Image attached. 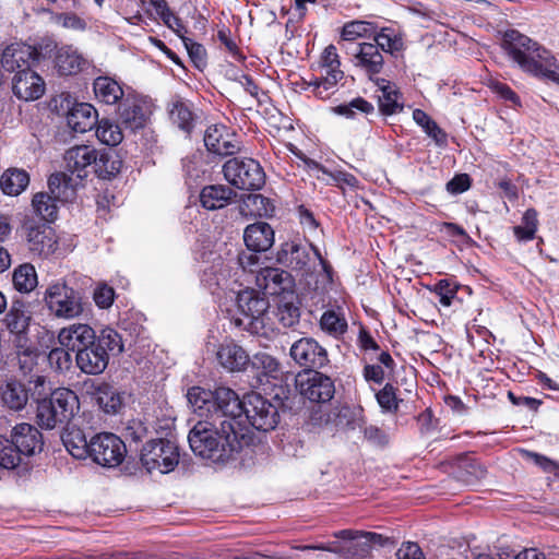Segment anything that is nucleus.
Segmentation results:
<instances>
[{"instance_id":"2","label":"nucleus","mask_w":559,"mask_h":559,"mask_svg":"<svg viewBox=\"0 0 559 559\" xmlns=\"http://www.w3.org/2000/svg\"><path fill=\"white\" fill-rule=\"evenodd\" d=\"M217 400L228 419L235 424L236 429H242L247 436L248 430L241 425L242 417L260 431L273 430L278 424L277 406L259 393L251 392L240 400L235 391L222 386L217 390Z\"/></svg>"},{"instance_id":"11","label":"nucleus","mask_w":559,"mask_h":559,"mask_svg":"<svg viewBox=\"0 0 559 559\" xmlns=\"http://www.w3.org/2000/svg\"><path fill=\"white\" fill-rule=\"evenodd\" d=\"M126 452L123 441L114 433H98L90 440V457L102 466H118L123 461Z\"/></svg>"},{"instance_id":"63","label":"nucleus","mask_w":559,"mask_h":559,"mask_svg":"<svg viewBox=\"0 0 559 559\" xmlns=\"http://www.w3.org/2000/svg\"><path fill=\"white\" fill-rule=\"evenodd\" d=\"M163 22L173 29L180 38L183 40L186 32L185 26L182 25L181 21L171 12H167L165 16L162 17Z\"/></svg>"},{"instance_id":"62","label":"nucleus","mask_w":559,"mask_h":559,"mask_svg":"<svg viewBox=\"0 0 559 559\" xmlns=\"http://www.w3.org/2000/svg\"><path fill=\"white\" fill-rule=\"evenodd\" d=\"M471 186L469 177L466 174L457 175L447 183V189L451 193H462Z\"/></svg>"},{"instance_id":"60","label":"nucleus","mask_w":559,"mask_h":559,"mask_svg":"<svg viewBox=\"0 0 559 559\" xmlns=\"http://www.w3.org/2000/svg\"><path fill=\"white\" fill-rule=\"evenodd\" d=\"M397 559H425L420 547L416 543L407 542L396 551Z\"/></svg>"},{"instance_id":"12","label":"nucleus","mask_w":559,"mask_h":559,"mask_svg":"<svg viewBox=\"0 0 559 559\" xmlns=\"http://www.w3.org/2000/svg\"><path fill=\"white\" fill-rule=\"evenodd\" d=\"M296 388L300 395L316 403L329 402L335 393L334 381L314 370L299 372L296 377Z\"/></svg>"},{"instance_id":"5","label":"nucleus","mask_w":559,"mask_h":559,"mask_svg":"<svg viewBox=\"0 0 559 559\" xmlns=\"http://www.w3.org/2000/svg\"><path fill=\"white\" fill-rule=\"evenodd\" d=\"M334 537L326 544L307 548L330 551L343 558H360L367 556L373 545H382L384 540L380 534L352 530L336 532Z\"/></svg>"},{"instance_id":"28","label":"nucleus","mask_w":559,"mask_h":559,"mask_svg":"<svg viewBox=\"0 0 559 559\" xmlns=\"http://www.w3.org/2000/svg\"><path fill=\"white\" fill-rule=\"evenodd\" d=\"M0 397L4 406L12 411H21L28 401V392L17 380H8L0 386Z\"/></svg>"},{"instance_id":"45","label":"nucleus","mask_w":559,"mask_h":559,"mask_svg":"<svg viewBox=\"0 0 559 559\" xmlns=\"http://www.w3.org/2000/svg\"><path fill=\"white\" fill-rule=\"evenodd\" d=\"M537 213L535 210H527L522 218V224L514 227V235L520 241H527L534 238L537 230Z\"/></svg>"},{"instance_id":"26","label":"nucleus","mask_w":559,"mask_h":559,"mask_svg":"<svg viewBox=\"0 0 559 559\" xmlns=\"http://www.w3.org/2000/svg\"><path fill=\"white\" fill-rule=\"evenodd\" d=\"M97 110L87 103L75 104L67 114V123L75 132L85 133L97 123Z\"/></svg>"},{"instance_id":"59","label":"nucleus","mask_w":559,"mask_h":559,"mask_svg":"<svg viewBox=\"0 0 559 559\" xmlns=\"http://www.w3.org/2000/svg\"><path fill=\"white\" fill-rule=\"evenodd\" d=\"M114 296V289L107 285H100L94 292V300L96 305L103 309L111 306Z\"/></svg>"},{"instance_id":"14","label":"nucleus","mask_w":559,"mask_h":559,"mask_svg":"<svg viewBox=\"0 0 559 559\" xmlns=\"http://www.w3.org/2000/svg\"><path fill=\"white\" fill-rule=\"evenodd\" d=\"M289 355L300 367L312 370L329 362L328 352L314 338L302 337L290 346Z\"/></svg>"},{"instance_id":"30","label":"nucleus","mask_w":559,"mask_h":559,"mask_svg":"<svg viewBox=\"0 0 559 559\" xmlns=\"http://www.w3.org/2000/svg\"><path fill=\"white\" fill-rule=\"evenodd\" d=\"M234 195V191L226 186H207L200 193V202L204 209L214 211L226 206Z\"/></svg>"},{"instance_id":"1","label":"nucleus","mask_w":559,"mask_h":559,"mask_svg":"<svg viewBox=\"0 0 559 559\" xmlns=\"http://www.w3.org/2000/svg\"><path fill=\"white\" fill-rule=\"evenodd\" d=\"M189 444L193 453L213 462H224L249 445L251 438L237 430L228 418L199 420L190 430Z\"/></svg>"},{"instance_id":"25","label":"nucleus","mask_w":559,"mask_h":559,"mask_svg":"<svg viewBox=\"0 0 559 559\" xmlns=\"http://www.w3.org/2000/svg\"><path fill=\"white\" fill-rule=\"evenodd\" d=\"M243 240L253 252L267 251L274 243V230L265 222H258L246 227Z\"/></svg>"},{"instance_id":"55","label":"nucleus","mask_w":559,"mask_h":559,"mask_svg":"<svg viewBox=\"0 0 559 559\" xmlns=\"http://www.w3.org/2000/svg\"><path fill=\"white\" fill-rule=\"evenodd\" d=\"M188 55L194 66L202 70L206 66V52L202 45L194 43L190 38H183L182 40Z\"/></svg>"},{"instance_id":"10","label":"nucleus","mask_w":559,"mask_h":559,"mask_svg":"<svg viewBox=\"0 0 559 559\" xmlns=\"http://www.w3.org/2000/svg\"><path fill=\"white\" fill-rule=\"evenodd\" d=\"M225 179L241 190H259L265 182V175L254 159H228L223 166Z\"/></svg>"},{"instance_id":"24","label":"nucleus","mask_w":559,"mask_h":559,"mask_svg":"<svg viewBox=\"0 0 559 559\" xmlns=\"http://www.w3.org/2000/svg\"><path fill=\"white\" fill-rule=\"evenodd\" d=\"M218 364L230 372L242 371L250 362L247 352L233 341L221 344L216 350Z\"/></svg>"},{"instance_id":"46","label":"nucleus","mask_w":559,"mask_h":559,"mask_svg":"<svg viewBox=\"0 0 559 559\" xmlns=\"http://www.w3.org/2000/svg\"><path fill=\"white\" fill-rule=\"evenodd\" d=\"M243 207L249 210L255 216H271L274 212V205L262 194H250L243 201Z\"/></svg>"},{"instance_id":"29","label":"nucleus","mask_w":559,"mask_h":559,"mask_svg":"<svg viewBox=\"0 0 559 559\" xmlns=\"http://www.w3.org/2000/svg\"><path fill=\"white\" fill-rule=\"evenodd\" d=\"M121 122L131 130L143 128L145 124V112L141 102L134 97H126L119 107Z\"/></svg>"},{"instance_id":"4","label":"nucleus","mask_w":559,"mask_h":559,"mask_svg":"<svg viewBox=\"0 0 559 559\" xmlns=\"http://www.w3.org/2000/svg\"><path fill=\"white\" fill-rule=\"evenodd\" d=\"M79 409V399L70 389H57L49 399H44L37 406V423L41 428L55 429L70 421Z\"/></svg>"},{"instance_id":"40","label":"nucleus","mask_w":559,"mask_h":559,"mask_svg":"<svg viewBox=\"0 0 559 559\" xmlns=\"http://www.w3.org/2000/svg\"><path fill=\"white\" fill-rule=\"evenodd\" d=\"M31 317L22 307L13 305L3 319V323L10 333L21 335L26 333Z\"/></svg>"},{"instance_id":"58","label":"nucleus","mask_w":559,"mask_h":559,"mask_svg":"<svg viewBox=\"0 0 559 559\" xmlns=\"http://www.w3.org/2000/svg\"><path fill=\"white\" fill-rule=\"evenodd\" d=\"M376 396L379 405L383 409L391 412L397 408L395 392L391 384H385L384 388L380 390Z\"/></svg>"},{"instance_id":"38","label":"nucleus","mask_w":559,"mask_h":559,"mask_svg":"<svg viewBox=\"0 0 559 559\" xmlns=\"http://www.w3.org/2000/svg\"><path fill=\"white\" fill-rule=\"evenodd\" d=\"M28 183V174L22 169H8L0 178L1 189L8 195H19Z\"/></svg>"},{"instance_id":"9","label":"nucleus","mask_w":559,"mask_h":559,"mask_svg":"<svg viewBox=\"0 0 559 559\" xmlns=\"http://www.w3.org/2000/svg\"><path fill=\"white\" fill-rule=\"evenodd\" d=\"M141 463L150 473L154 471L160 474L169 473L179 463L178 447L170 440H151L143 445Z\"/></svg>"},{"instance_id":"53","label":"nucleus","mask_w":559,"mask_h":559,"mask_svg":"<svg viewBox=\"0 0 559 559\" xmlns=\"http://www.w3.org/2000/svg\"><path fill=\"white\" fill-rule=\"evenodd\" d=\"M69 352L63 346L51 349L48 355L49 365L58 371L69 370L72 365V357Z\"/></svg>"},{"instance_id":"51","label":"nucleus","mask_w":559,"mask_h":559,"mask_svg":"<svg viewBox=\"0 0 559 559\" xmlns=\"http://www.w3.org/2000/svg\"><path fill=\"white\" fill-rule=\"evenodd\" d=\"M519 453L523 459L533 462L535 465L539 466L544 472L559 475V464L550 460L549 457L525 449H519Z\"/></svg>"},{"instance_id":"50","label":"nucleus","mask_w":559,"mask_h":559,"mask_svg":"<svg viewBox=\"0 0 559 559\" xmlns=\"http://www.w3.org/2000/svg\"><path fill=\"white\" fill-rule=\"evenodd\" d=\"M373 105L361 97L354 98L347 104H342L333 108L337 115L345 116L346 118H354L356 111L362 114H370L373 111Z\"/></svg>"},{"instance_id":"17","label":"nucleus","mask_w":559,"mask_h":559,"mask_svg":"<svg viewBox=\"0 0 559 559\" xmlns=\"http://www.w3.org/2000/svg\"><path fill=\"white\" fill-rule=\"evenodd\" d=\"M28 249L33 254L47 257L55 252L57 241L52 229L45 224L24 225Z\"/></svg>"},{"instance_id":"27","label":"nucleus","mask_w":559,"mask_h":559,"mask_svg":"<svg viewBox=\"0 0 559 559\" xmlns=\"http://www.w3.org/2000/svg\"><path fill=\"white\" fill-rule=\"evenodd\" d=\"M355 53L356 66L360 67L370 78L381 72L383 68V57L378 46L371 43H361Z\"/></svg>"},{"instance_id":"37","label":"nucleus","mask_w":559,"mask_h":559,"mask_svg":"<svg viewBox=\"0 0 559 559\" xmlns=\"http://www.w3.org/2000/svg\"><path fill=\"white\" fill-rule=\"evenodd\" d=\"M96 400L99 407L107 414H117L123 406L122 394L109 384H102L96 390Z\"/></svg>"},{"instance_id":"32","label":"nucleus","mask_w":559,"mask_h":559,"mask_svg":"<svg viewBox=\"0 0 559 559\" xmlns=\"http://www.w3.org/2000/svg\"><path fill=\"white\" fill-rule=\"evenodd\" d=\"M276 317L285 328H290L299 322V298L296 292L278 297Z\"/></svg>"},{"instance_id":"47","label":"nucleus","mask_w":559,"mask_h":559,"mask_svg":"<svg viewBox=\"0 0 559 559\" xmlns=\"http://www.w3.org/2000/svg\"><path fill=\"white\" fill-rule=\"evenodd\" d=\"M320 325L323 331L333 335H341L347 330L345 318L334 310H328L322 314Z\"/></svg>"},{"instance_id":"6","label":"nucleus","mask_w":559,"mask_h":559,"mask_svg":"<svg viewBox=\"0 0 559 559\" xmlns=\"http://www.w3.org/2000/svg\"><path fill=\"white\" fill-rule=\"evenodd\" d=\"M76 185L74 179L66 173H57L50 176L48 187L50 193L38 192L33 197L32 206L35 213L46 222H52L57 217L58 201L67 200Z\"/></svg>"},{"instance_id":"21","label":"nucleus","mask_w":559,"mask_h":559,"mask_svg":"<svg viewBox=\"0 0 559 559\" xmlns=\"http://www.w3.org/2000/svg\"><path fill=\"white\" fill-rule=\"evenodd\" d=\"M78 368L85 374L97 376L105 371L109 357L95 342L75 355Z\"/></svg>"},{"instance_id":"18","label":"nucleus","mask_w":559,"mask_h":559,"mask_svg":"<svg viewBox=\"0 0 559 559\" xmlns=\"http://www.w3.org/2000/svg\"><path fill=\"white\" fill-rule=\"evenodd\" d=\"M12 91L20 99L35 100L43 96L45 83L34 70H20L12 78Z\"/></svg>"},{"instance_id":"57","label":"nucleus","mask_w":559,"mask_h":559,"mask_svg":"<svg viewBox=\"0 0 559 559\" xmlns=\"http://www.w3.org/2000/svg\"><path fill=\"white\" fill-rule=\"evenodd\" d=\"M369 24L362 21H354L344 25L342 37L344 40H354L357 37L366 36Z\"/></svg>"},{"instance_id":"19","label":"nucleus","mask_w":559,"mask_h":559,"mask_svg":"<svg viewBox=\"0 0 559 559\" xmlns=\"http://www.w3.org/2000/svg\"><path fill=\"white\" fill-rule=\"evenodd\" d=\"M58 342L68 350L79 353L95 342V332L87 324L73 323L59 331Z\"/></svg>"},{"instance_id":"20","label":"nucleus","mask_w":559,"mask_h":559,"mask_svg":"<svg viewBox=\"0 0 559 559\" xmlns=\"http://www.w3.org/2000/svg\"><path fill=\"white\" fill-rule=\"evenodd\" d=\"M11 440L22 455L31 456L41 451V433L34 426L22 423L16 425L11 435Z\"/></svg>"},{"instance_id":"64","label":"nucleus","mask_w":559,"mask_h":559,"mask_svg":"<svg viewBox=\"0 0 559 559\" xmlns=\"http://www.w3.org/2000/svg\"><path fill=\"white\" fill-rule=\"evenodd\" d=\"M491 88L501 98L510 100L514 105L519 104V97L508 85L500 82H495L492 83Z\"/></svg>"},{"instance_id":"42","label":"nucleus","mask_w":559,"mask_h":559,"mask_svg":"<svg viewBox=\"0 0 559 559\" xmlns=\"http://www.w3.org/2000/svg\"><path fill=\"white\" fill-rule=\"evenodd\" d=\"M95 344L109 354H120L123 350L122 338L119 333L112 329H104L98 336L95 335Z\"/></svg>"},{"instance_id":"39","label":"nucleus","mask_w":559,"mask_h":559,"mask_svg":"<svg viewBox=\"0 0 559 559\" xmlns=\"http://www.w3.org/2000/svg\"><path fill=\"white\" fill-rule=\"evenodd\" d=\"M62 441L69 453L76 459H85L90 456V441L80 429L68 430Z\"/></svg>"},{"instance_id":"16","label":"nucleus","mask_w":559,"mask_h":559,"mask_svg":"<svg viewBox=\"0 0 559 559\" xmlns=\"http://www.w3.org/2000/svg\"><path fill=\"white\" fill-rule=\"evenodd\" d=\"M204 144L210 152L221 156L233 155L240 148L236 134L223 124H213L206 129Z\"/></svg>"},{"instance_id":"3","label":"nucleus","mask_w":559,"mask_h":559,"mask_svg":"<svg viewBox=\"0 0 559 559\" xmlns=\"http://www.w3.org/2000/svg\"><path fill=\"white\" fill-rule=\"evenodd\" d=\"M501 47L523 71L559 84V62L526 35L516 29L507 31Z\"/></svg>"},{"instance_id":"44","label":"nucleus","mask_w":559,"mask_h":559,"mask_svg":"<svg viewBox=\"0 0 559 559\" xmlns=\"http://www.w3.org/2000/svg\"><path fill=\"white\" fill-rule=\"evenodd\" d=\"M22 454L12 440L0 436V466L13 469L21 463Z\"/></svg>"},{"instance_id":"52","label":"nucleus","mask_w":559,"mask_h":559,"mask_svg":"<svg viewBox=\"0 0 559 559\" xmlns=\"http://www.w3.org/2000/svg\"><path fill=\"white\" fill-rule=\"evenodd\" d=\"M52 23L64 29L83 32L86 29V22L74 13H59L52 16Z\"/></svg>"},{"instance_id":"33","label":"nucleus","mask_w":559,"mask_h":559,"mask_svg":"<svg viewBox=\"0 0 559 559\" xmlns=\"http://www.w3.org/2000/svg\"><path fill=\"white\" fill-rule=\"evenodd\" d=\"M93 87L96 98L108 105H114L123 97L120 84L109 76L96 78Z\"/></svg>"},{"instance_id":"22","label":"nucleus","mask_w":559,"mask_h":559,"mask_svg":"<svg viewBox=\"0 0 559 559\" xmlns=\"http://www.w3.org/2000/svg\"><path fill=\"white\" fill-rule=\"evenodd\" d=\"M35 50L25 44L15 43L8 46L1 56V68L10 73L31 69L29 62L34 58Z\"/></svg>"},{"instance_id":"31","label":"nucleus","mask_w":559,"mask_h":559,"mask_svg":"<svg viewBox=\"0 0 559 559\" xmlns=\"http://www.w3.org/2000/svg\"><path fill=\"white\" fill-rule=\"evenodd\" d=\"M87 60L71 47H62L56 55V67L60 74L72 75L81 72Z\"/></svg>"},{"instance_id":"48","label":"nucleus","mask_w":559,"mask_h":559,"mask_svg":"<svg viewBox=\"0 0 559 559\" xmlns=\"http://www.w3.org/2000/svg\"><path fill=\"white\" fill-rule=\"evenodd\" d=\"M374 41L378 49L381 48L383 51L390 53L403 48L402 38L391 28H382L381 32L374 36Z\"/></svg>"},{"instance_id":"56","label":"nucleus","mask_w":559,"mask_h":559,"mask_svg":"<svg viewBox=\"0 0 559 559\" xmlns=\"http://www.w3.org/2000/svg\"><path fill=\"white\" fill-rule=\"evenodd\" d=\"M310 254L308 250L301 246L294 245L290 251V264L294 269L300 271H308V263Z\"/></svg>"},{"instance_id":"43","label":"nucleus","mask_w":559,"mask_h":559,"mask_svg":"<svg viewBox=\"0 0 559 559\" xmlns=\"http://www.w3.org/2000/svg\"><path fill=\"white\" fill-rule=\"evenodd\" d=\"M96 136L100 142L109 146L118 145L123 139L120 127L106 119H103L98 122Z\"/></svg>"},{"instance_id":"15","label":"nucleus","mask_w":559,"mask_h":559,"mask_svg":"<svg viewBox=\"0 0 559 559\" xmlns=\"http://www.w3.org/2000/svg\"><path fill=\"white\" fill-rule=\"evenodd\" d=\"M255 284L264 294L276 297L295 290V281L290 273L278 267H261L255 275Z\"/></svg>"},{"instance_id":"36","label":"nucleus","mask_w":559,"mask_h":559,"mask_svg":"<svg viewBox=\"0 0 559 559\" xmlns=\"http://www.w3.org/2000/svg\"><path fill=\"white\" fill-rule=\"evenodd\" d=\"M377 85L381 90L382 94L379 96V108L383 115H394L403 109V105L400 102V94L390 82L379 79Z\"/></svg>"},{"instance_id":"49","label":"nucleus","mask_w":559,"mask_h":559,"mask_svg":"<svg viewBox=\"0 0 559 559\" xmlns=\"http://www.w3.org/2000/svg\"><path fill=\"white\" fill-rule=\"evenodd\" d=\"M170 119L186 132H190L193 128V114L185 103L178 102L174 104L170 110Z\"/></svg>"},{"instance_id":"34","label":"nucleus","mask_w":559,"mask_h":559,"mask_svg":"<svg viewBox=\"0 0 559 559\" xmlns=\"http://www.w3.org/2000/svg\"><path fill=\"white\" fill-rule=\"evenodd\" d=\"M94 156L96 158L95 160H93V165L95 168V173L99 178L109 179L119 173L121 167V160L118 158L117 154L114 151L95 150Z\"/></svg>"},{"instance_id":"13","label":"nucleus","mask_w":559,"mask_h":559,"mask_svg":"<svg viewBox=\"0 0 559 559\" xmlns=\"http://www.w3.org/2000/svg\"><path fill=\"white\" fill-rule=\"evenodd\" d=\"M218 389L212 392L200 386H193L187 393V399L193 413L204 418L203 420L228 418L226 412L219 406L217 400Z\"/></svg>"},{"instance_id":"54","label":"nucleus","mask_w":559,"mask_h":559,"mask_svg":"<svg viewBox=\"0 0 559 559\" xmlns=\"http://www.w3.org/2000/svg\"><path fill=\"white\" fill-rule=\"evenodd\" d=\"M250 361L254 368L261 369L264 374L273 376L278 370L276 359L264 352L254 354Z\"/></svg>"},{"instance_id":"35","label":"nucleus","mask_w":559,"mask_h":559,"mask_svg":"<svg viewBox=\"0 0 559 559\" xmlns=\"http://www.w3.org/2000/svg\"><path fill=\"white\" fill-rule=\"evenodd\" d=\"M340 64L336 48L333 45H329L321 57V66L325 70L322 84L335 86L343 79L344 73L340 70Z\"/></svg>"},{"instance_id":"23","label":"nucleus","mask_w":559,"mask_h":559,"mask_svg":"<svg viewBox=\"0 0 559 559\" xmlns=\"http://www.w3.org/2000/svg\"><path fill=\"white\" fill-rule=\"evenodd\" d=\"M95 148L88 145H78L69 148L64 154V167L66 174L73 179V175H76L78 179L85 177V169L93 165L95 160L94 156Z\"/></svg>"},{"instance_id":"7","label":"nucleus","mask_w":559,"mask_h":559,"mask_svg":"<svg viewBox=\"0 0 559 559\" xmlns=\"http://www.w3.org/2000/svg\"><path fill=\"white\" fill-rule=\"evenodd\" d=\"M49 311L59 319L71 320L83 313L81 298L64 282L50 284L44 296Z\"/></svg>"},{"instance_id":"41","label":"nucleus","mask_w":559,"mask_h":559,"mask_svg":"<svg viewBox=\"0 0 559 559\" xmlns=\"http://www.w3.org/2000/svg\"><path fill=\"white\" fill-rule=\"evenodd\" d=\"M13 285L20 293H29L37 286V274L35 267L24 263L16 267L12 276Z\"/></svg>"},{"instance_id":"61","label":"nucleus","mask_w":559,"mask_h":559,"mask_svg":"<svg viewBox=\"0 0 559 559\" xmlns=\"http://www.w3.org/2000/svg\"><path fill=\"white\" fill-rule=\"evenodd\" d=\"M238 263L239 265L250 273H258L260 269H258L260 264V258L255 253H247L241 252L238 255Z\"/></svg>"},{"instance_id":"8","label":"nucleus","mask_w":559,"mask_h":559,"mask_svg":"<svg viewBox=\"0 0 559 559\" xmlns=\"http://www.w3.org/2000/svg\"><path fill=\"white\" fill-rule=\"evenodd\" d=\"M237 305L243 316L237 322L253 334H265L269 300L253 289H246L238 294Z\"/></svg>"}]
</instances>
